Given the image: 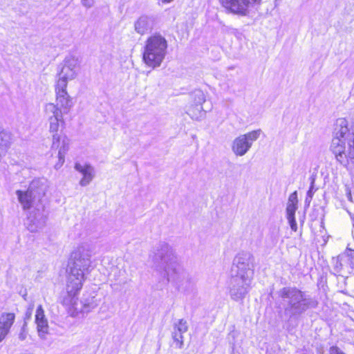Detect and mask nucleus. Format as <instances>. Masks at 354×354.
I'll return each instance as SVG.
<instances>
[{"instance_id":"f257e3e1","label":"nucleus","mask_w":354,"mask_h":354,"mask_svg":"<svg viewBox=\"0 0 354 354\" xmlns=\"http://www.w3.org/2000/svg\"><path fill=\"white\" fill-rule=\"evenodd\" d=\"M94 254L95 246L91 243H81L71 254L72 263L67 279L66 292L62 304L73 317H83L86 314L82 299L79 300L77 295L85 281V276L92 270L91 258Z\"/></svg>"},{"instance_id":"f03ea898","label":"nucleus","mask_w":354,"mask_h":354,"mask_svg":"<svg viewBox=\"0 0 354 354\" xmlns=\"http://www.w3.org/2000/svg\"><path fill=\"white\" fill-rule=\"evenodd\" d=\"M156 269L178 290L188 292L194 287V281L179 263L173 248L165 242H160L153 255Z\"/></svg>"},{"instance_id":"7ed1b4c3","label":"nucleus","mask_w":354,"mask_h":354,"mask_svg":"<svg viewBox=\"0 0 354 354\" xmlns=\"http://www.w3.org/2000/svg\"><path fill=\"white\" fill-rule=\"evenodd\" d=\"M48 187V182L44 178L34 179L27 189H18L15 192L17 200L24 211H29L26 225L31 232H38L46 223L43 212L44 206L42 198Z\"/></svg>"},{"instance_id":"20e7f679","label":"nucleus","mask_w":354,"mask_h":354,"mask_svg":"<svg viewBox=\"0 0 354 354\" xmlns=\"http://www.w3.org/2000/svg\"><path fill=\"white\" fill-rule=\"evenodd\" d=\"M330 150L336 160L345 167L354 165V125L344 118L335 124Z\"/></svg>"},{"instance_id":"39448f33","label":"nucleus","mask_w":354,"mask_h":354,"mask_svg":"<svg viewBox=\"0 0 354 354\" xmlns=\"http://www.w3.org/2000/svg\"><path fill=\"white\" fill-rule=\"evenodd\" d=\"M44 116L49 123V131L53 133L52 151H57L58 162L55 168L59 169L64 163L65 154L69 149V140L66 136L58 133L60 124H64L61 112L53 104L48 103L44 106Z\"/></svg>"},{"instance_id":"423d86ee","label":"nucleus","mask_w":354,"mask_h":354,"mask_svg":"<svg viewBox=\"0 0 354 354\" xmlns=\"http://www.w3.org/2000/svg\"><path fill=\"white\" fill-rule=\"evenodd\" d=\"M279 295L286 305L285 312L292 316L300 315L317 306L316 300L296 288H283L280 290Z\"/></svg>"},{"instance_id":"0eeeda50","label":"nucleus","mask_w":354,"mask_h":354,"mask_svg":"<svg viewBox=\"0 0 354 354\" xmlns=\"http://www.w3.org/2000/svg\"><path fill=\"white\" fill-rule=\"evenodd\" d=\"M167 41L160 33H154L145 41L142 59L145 64L153 68L159 67L167 53Z\"/></svg>"},{"instance_id":"6e6552de","label":"nucleus","mask_w":354,"mask_h":354,"mask_svg":"<svg viewBox=\"0 0 354 354\" xmlns=\"http://www.w3.org/2000/svg\"><path fill=\"white\" fill-rule=\"evenodd\" d=\"M80 60L79 57L69 55L64 59L60 71L57 74V85L62 87L67 86L69 80H74L78 75L80 69Z\"/></svg>"},{"instance_id":"1a4fd4ad","label":"nucleus","mask_w":354,"mask_h":354,"mask_svg":"<svg viewBox=\"0 0 354 354\" xmlns=\"http://www.w3.org/2000/svg\"><path fill=\"white\" fill-rule=\"evenodd\" d=\"M255 258L250 252H241L233 259L232 273L254 277Z\"/></svg>"},{"instance_id":"9d476101","label":"nucleus","mask_w":354,"mask_h":354,"mask_svg":"<svg viewBox=\"0 0 354 354\" xmlns=\"http://www.w3.org/2000/svg\"><path fill=\"white\" fill-rule=\"evenodd\" d=\"M253 277L232 273L230 295L234 301L241 300L249 292Z\"/></svg>"},{"instance_id":"9b49d317","label":"nucleus","mask_w":354,"mask_h":354,"mask_svg":"<svg viewBox=\"0 0 354 354\" xmlns=\"http://www.w3.org/2000/svg\"><path fill=\"white\" fill-rule=\"evenodd\" d=\"M260 129L252 131L236 138L232 143V151L237 156H244L260 136Z\"/></svg>"},{"instance_id":"f8f14e48","label":"nucleus","mask_w":354,"mask_h":354,"mask_svg":"<svg viewBox=\"0 0 354 354\" xmlns=\"http://www.w3.org/2000/svg\"><path fill=\"white\" fill-rule=\"evenodd\" d=\"M261 0H221L222 6L229 12L245 16L250 10L256 4H259Z\"/></svg>"},{"instance_id":"ddd939ff","label":"nucleus","mask_w":354,"mask_h":354,"mask_svg":"<svg viewBox=\"0 0 354 354\" xmlns=\"http://www.w3.org/2000/svg\"><path fill=\"white\" fill-rule=\"evenodd\" d=\"M66 88L67 86L62 87L61 85L56 84L55 86L57 104H53L58 109L59 111L61 112L62 117L63 114L68 113L74 105L72 97L66 91Z\"/></svg>"},{"instance_id":"4468645a","label":"nucleus","mask_w":354,"mask_h":354,"mask_svg":"<svg viewBox=\"0 0 354 354\" xmlns=\"http://www.w3.org/2000/svg\"><path fill=\"white\" fill-rule=\"evenodd\" d=\"M193 104L196 105V109L198 114L194 112V108H189L187 113L189 116L196 120H200L204 117L205 112L203 108V104L205 102V96L203 92L201 90H196L192 93Z\"/></svg>"},{"instance_id":"2eb2a0df","label":"nucleus","mask_w":354,"mask_h":354,"mask_svg":"<svg viewBox=\"0 0 354 354\" xmlns=\"http://www.w3.org/2000/svg\"><path fill=\"white\" fill-rule=\"evenodd\" d=\"M35 324L37 325V330L39 338L43 340L46 339L47 335L49 333V326L41 305H39L37 308L35 314Z\"/></svg>"},{"instance_id":"dca6fc26","label":"nucleus","mask_w":354,"mask_h":354,"mask_svg":"<svg viewBox=\"0 0 354 354\" xmlns=\"http://www.w3.org/2000/svg\"><path fill=\"white\" fill-rule=\"evenodd\" d=\"M335 268L339 270L347 269L354 274V250L347 248L344 253L337 257Z\"/></svg>"},{"instance_id":"f3484780","label":"nucleus","mask_w":354,"mask_h":354,"mask_svg":"<svg viewBox=\"0 0 354 354\" xmlns=\"http://www.w3.org/2000/svg\"><path fill=\"white\" fill-rule=\"evenodd\" d=\"M297 192H294L289 196L286 207V214L290 228L295 232L297 230V224L295 217V214L297 209Z\"/></svg>"},{"instance_id":"a211bd4d","label":"nucleus","mask_w":354,"mask_h":354,"mask_svg":"<svg viewBox=\"0 0 354 354\" xmlns=\"http://www.w3.org/2000/svg\"><path fill=\"white\" fill-rule=\"evenodd\" d=\"M155 24V19L153 17L142 15L135 21L134 30L138 34L144 35L151 31Z\"/></svg>"},{"instance_id":"6ab92c4d","label":"nucleus","mask_w":354,"mask_h":354,"mask_svg":"<svg viewBox=\"0 0 354 354\" xmlns=\"http://www.w3.org/2000/svg\"><path fill=\"white\" fill-rule=\"evenodd\" d=\"M75 169L82 176V178L80 180V185L82 187H86L89 185L95 177V169L93 167L89 164L76 162L75 164Z\"/></svg>"},{"instance_id":"aec40b11","label":"nucleus","mask_w":354,"mask_h":354,"mask_svg":"<svg viewBox=\"0 0 354 354\" xmlns=\"http://www.w3.org/2000/svg\"><path fill=\"white\" fill-rule=\"evenodd\" d=\"M15 319V315L12 313H3L0 315V342L8 334Z\"/></svg>"},{"instance_id":"412c9836","label":"nucleus","mask_w":354,"mask_h":354,"mask_svg":"<svg viewBox=\"0 0 354 354\" xmlns=\"http://www.w3.org/2000/svg\"><path fill=\"white\" fill-rule=\"evenodd\" d=\"M15 141L14 135L0 124V151L7 152Z\"/></svg>"},{"instance_id":"4be33fe9","label":"nucleus","mask_w":354,"mask_h":354,"mask_svg":"<svg viewBox=\"0 0 354 354\" xmlns=\"http://www.w3.org/2000/svg\"><path fill=\"white\" fill-rule=\"evenodd\" d=\"M82 301L84 306V313L86 314L94 310L99 304V301L95 295H84Z\"/></svg>"},{"instance_id":"5701e85b","label":"nucleus","mask_w":354,"mask_h":354,"mask_svg":"<svg viewBox=\"0 0 354 354\" xmlns=\"http://www.w3.org/2000/svg\"><path fill=\"white\" fill-rule=\"evenodd\" d=\"M174 330L185 333L188 330L187 322L183 319H179L174 324Z\"/></svg>"},{"instance_id":"b1692460","label":"nucleus","mask_w":354,"mask_h":354,"mask_svg":"<svg viewBox=\"0 0 354 354\" xmlns=\"http://www.w3.org/2000/svg\"><path fill=\"white\" fill-rule=\"evenodd\" d=\"M183 333L178 332L174 330L172 333V337L176 345L178 348H181L183 345Z\"/></svg>"},{"instance_id":"393cba45","label":"nucleus","mask_w":354,"mask_h":354,"mask_svg":"<svg viewBox=\"0 0 354 354\" xmlns=\"http://www.w3.org/2000/svg\"><path fill=\"white\" fill-rule=\"evenodd\" d=\"M28 335V329L26 324H24L23 326L21 328V331L19 334V339L21 341H24L26 339Z\"/></svg>"},{"instance_id":"a878e982","label":"nucleus","mask_w":354,"mask_h":354,"mask_svg":"<svg viewBox=\"0 0 354 354\" xmlns=\"http://www.w3.org/2000/svg\"><path fill=\"white\" fill-rule=\"evenodd\" d=\"M330 354H345L342 350L337 346H332L330 348Z\"/></svg>"},{"instance_id":"bb28decb","label":"nucleus","mask_w":354,"mask_h":354,"mask_svg":"<svg viewBox=\"0 0 354 354\" xmlns=\"http://www.w3.org/2000/svg\"><path fill=\"white\" fill-rule=\"evenodd\" d=\"M94 0H82V3L84 6L86 8H91L94 4Z\"/></svg>"},{"instance_id":"cd10ccee","label":"nucleus","mask_w":354,"mask_h":354,"mask_svg":"<svg viewBox=\"0 0 354 354\" xmlns=\"http://www.w3.org/2000/svg\"><path fill=\"white\" fill-rule=\"evenodd\" d=\"M314 182L313 181L311 183V185H310V187L309 189V190L307 192V196L308 197H309L310 200L312 199L313 196V194H314Z\"/></svg>"},{"instance_id":"c85d7f7f","label":"nucleus","mask_w":354,"mask_h":354,"mask_svg":"<svg viewBox=\"0 0 354 354\" xmlns=\"http://www.w3.org/2000/svg\"><path fill=\"white\" fill-rule=\"evenodd\" d=\"M271 239H272V244L273 245H276L277 243V240H278L277 237H276V236H271Z\"/></svg>"},{"instance_id":"c756f323","label":"nucleus","mask_w":354,"mask_h":354,"mask_svg":"<svg viewBox=\"0 0 354 354\" xmlns=\"http://www.w3.org/2000/svg\"><path fill=\"white\" fill-rule=\"evenodd\" d=\"M190 108H194V112L196 114H198V112L197 111V109H196V105L192 104V106Z\"/></svg>"},{"instance_id":"7c9ffc66","label":"nucleus","mask_w":354,"mask_h":354,"mask_svg":"<svg viewBox=\"0 0 354 354\" xmlns=\"http://www.w3.org/2000/svg\"><path fill=\"white\" fill-rule=\"evenodd\" d=\"M161 1L164 3H168L173 1L174 0H161Z\"/></svg>"},{"instance_id":"2f4dec72","label":"nucleus","mask_w":354,"mask_h":354,"mask_svg":"<svg viewBox=\"0 0 354 354\" xmlns=\"http://www.w3.org/2000/svg\"><path fill=\"white\" fill-rule=\"evenodd\" d=\"M311 200H310L309 197H308V196H306V200H305V202L307 203H310Z\"/></svg>"}]
</instances>
